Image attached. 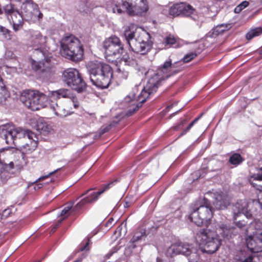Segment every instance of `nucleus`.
Segmentation results:
<instances>
[{"label": "nucleus", "mask_w": 262, "mask_h": 262, "mask_svg": "<svg viewBox=\"0 0 262 262\" xmlns=\"http://www.w3.org/2000/svg\"><path fill=\"white\" fill-rule=\"evenodd\" d=\"M249 4V2L246 1L242 2L235 8L234 12L236 13H239L242 10L247 7Z\"/></svg>", "instance_id": "obj_41"}, {"label": "nucleus", "mask_w": 262, "mask_h": 262, "mask_svg": "<svg viewBox=\"0 0 262 262\" xmlns=\"http://www.w3.org/2000/svg\"><path fill=\"white\" fill-rule=\"evenodd\" d=\"M59 98H70L73 102V105L75 108H77L79 106V102L77 98L73 96L69 90L66 89H60L58 90Z\"/></svg>", "instance_id": "obj_22"}, {"label": "nucleus", "mask_w": 262, "mask_h": 262, "mask_svg": "<svg viewBox=\"0 0 262 262\" xmlns=\"http://www.w3.org/2000/svg\"><path fill=\"white\" fill-rule=\"evenodd\" d=\"M60 52L62 57L78 62L83 58L84 49L80 40L70 34L63 37L61 39Z\"/></svg>", "instance_id": "obj_3"}, {"label": "nucleus", "mask_w": 262, "mask_h": 262, "mask_svg": "<svg viewBox=\"0 0 262 262\" xmlns=\"http://www.w3.org/2000/svg\"><path fill=\"white\" fill-rule=\"evenodd\" d=\"M248 203L245 200H238L233 205V220L236 221L237 217L248 208Z\"/></svg>", "instance_id": "obj_19"}, {"label": "nucleus", "mask_w": 262, "mask_h": 262, "mask_svg": "<svg viewBox=\"0 0 262 262\" xmlns=\"http://www.w3.org/2000/svg\"><path fill=\"white\" fill-rule=\"evenodd\" d=\"M188 121V120L186 118H181L180 122L173 127V130H178L182 129Z\"/></svg>", "instance_id": "obj_40"}, {"label": "nucleus", "mask_w": 262, "mask_h": 262, "mask_svg": "<svg viewBox=\"0 0 262 262\" xmlns=\"http://www.w3.org/2000/svg\"><path fill=\"white\" fill-rule=\"evenodd\" d=\"M51 107L54 112L55 114L60 117H66L70 114V112L66 109V107L63 104H59L56 102L55 103L51 104Z\"/></svg>", "instance_id": "obj_21"}, {"label": "nucleus", "mask_w": 262, "mask_h": 262, "mask_svg": "<svg viewBox=\"0 0 262 262\" xmlns=\"http://www.w3.org/2000/svg\"><path fill=\"white\" fill-rule=\"evenodd\" d=\"M252 242H254V241L253 239H251L250 241H249L247 245V247L248 248H249L250 251L252 252H257L255 247H250V245L251 244V245H252Z\"/></svg>", "instance_id": "obj_48"}, {"label": "nucleus", "mask_w": 262, "mask_h": 262, "mask_svg": "<svg viewBox=\"0 0 262 262\" xmlns=\"http://www.w3.org/2000/svg\"><path fill=\"white\" fill-rule=\"evenodd\" d=\"M62 78L66 84L78 93L84 91L86 84L81 74L75 68H68L62 73Z\"/></svg>", "instance_id": "obj_8"}, {"label": "nucleus", "mask_w": 262, "mask_h": 262, "mask_svg": "<svg viewBox=\"0 0 262 262\" xmlns=\"http://www.w3.org/2000/svg\"><path fill=\"white\" fill-rule=\"evenodd\" d=\"M171 64H172V63H171V61H167L165 62V65H164L165 70H166L167 68H168L169 67H170Z\"/></svg>", "instance_id": "obj_53"}, {"label": "nucleus", "mask_w": 262, "mask_h": 262, "mask_svg": "<svg viewBox=\"0 0 262 262\" xmlns=\"http://www.w3.org/2000/svg\"><path fill=\"white\" fill-rule=\"evenodd\" d=\"M4 151H0V162L1 163H3V160L2 159V156L4 155Z\"/></svg>", "instance_id": "obj_55"}, {"label": "nucleus", "mask_w": 262, "mask_h": 262, "mask_svg": "<svg viewBox=\"0 0 262 262\" xmlns=\"http://www.w3.org/2000/svg\"><path fill=\"white\" fill-rule=\"evenodd\" d=\"M181 10L182 11L181 15L185 16H190L195 12V10L189 4L181 3Z\"/></svg>", "instance_id": "obj_23"}, {"label": "nucleus", "mask_w": 262, "mask_h": 262, "mask_svg": "<svg viewBox=\"0 0 262 262\" xmlns=\"http://www.w3.org/2000/svg\"><path fill=\"white\" fill-rule=\"evenodd\" d=\"M59 99L58 90L49 92L48 94H44L38 90H28L24 91L20 100L29 109L35 111L43 107L45 102L49 99L52 103Z\"/></svg>", "instance_id": "obj_2"}, {"label": "nucleus", "mask_w": 262, "mask_h": 262, "mask_svg": "<svg viewBox=\"0 0 262 262\" xmlns=\"http://www.w3.org/2000/svg\"><path fill=\"white\" fill-rule=\"evenodd\" d=\"M33 138L28 137L25 140L19 142L21 154L23 155L30 154L35 149L37 143Z\"/></svg>", "instance_id": "obj_17"}, {"label": "nucleus", "mask_w": 262, "mask_h": 262, "mask_svg": "<svg viewBox=\"0 0 262 262\" xmlns=\"http://www.w3.org/2000/svg\"><path fill=\"white\" fill-rule=\"evenodd\" d=\"M0 32L4 35V37L8 40L11 39V31L4 27L0 26Z\"/></svg>", "instance_id": "obj_38"}, {"label": "nucleus", "mask_w": 262, "mask_h": 262, "mask_svg": "<svg viewBox=\"0 0 262 262\" xmlns=\"http://www.w3.org/2000/svg\"><path fill=\"white\" fill-rule=\"evenodd\" d=\"M86 68L89 74L113 75L112 67L104 62L94 60L89 61Z\"/></svg>", "instance_id": "obj_14"}, {"label": "nucleus", "mask_w": 262, "mask_h": 262, "mask_svg": "<svg viewBox=\"0 0 262 262\" xmlns=\"http://www.w3.org/2000/svg\"><path fill=\"white\" fill-rule=\"evenodd\" d=\"M197 56V54L195 52H191L185 55L183 58L182 60L185 63H187L191 61Z\"/></svg>", "instance_id": "obj_39"}, {"label": "nucleus", "mask_w": 262, "mask_h": 262, "mask_svg": "<svg viewBox=\"0 0 262 262\" xmlns=\"http://www.w3.org/2000/svg\"><path fill=\"white\" fill-rule=\"evenodd\" d=\"M196 241L201 250L208 254L215 253L221 245V240L217 234L207 228L198 231L196 235Z\"/></svg>", "instance_id": "obj_5"}, {"label": "nucleus", "mask_w": 262, "mask_h": 262, "mask_svg": "<svg viewBox=\"0 0 262 262\" xmlns=\"http://www.w3.org/2000/svg\"><path fill=\"white\" fill-rule=\"evenodd\" d=\"M251 184L256 189L259 191H262V181H261V182L251 181Z\"/></svg>", "instance_id": "obj_44"}, {"label": "nucleus", "mask_w": 262, "mask_h": 262, "mask_svg": "<svg viewBox=\"0 0 262 262\" xmlns=\"http://www.w3.org/2000/svg\"><path fill=\"white\" fill-rule=\"evenodd\" d=\"M163 69L164 65L161 66L156 71L149 69L145 75L149 78L138 96L136 97L137 89L135 88L124 98L122 104L128 108L126 114L127 116H132L137 111L150 95L157 91L163 78Z\"/></svg>", "instance_id": "obj_1"}, {"label": "nucleus", "mask_w": 262, "mask_h": 262, "mask_svg": "<svg viewBox=\"0 0 262 262\" xmlns=\"http://www.w3.org/2000/svg\"><path fill=\"white\" fill-rule=\"evenodd\" d=\"M74 262H79V260H75Z\"/></svg>", "instance_id": "obj_62"}, {"label": "nucleus", "mask_w": 262, "mask_h": 262, "mask_svg": "<svg viewBox=\"0 0 262 262\" xmlns=\"http://www.w3.org/2000/svg\"><path fill=\"white\" fill-rule=\"evenodd\" d=\"M259 259L260 260V262H262V255L259 256Z\"/></svg>", "instance_id": "obj_58"}, {"label": "nucleus", "mask_w": 262, "mask_h": 262, "mask_svg": "<svg viewBox=\"0 0 262 262\" xmlns=\"http://www.w3.org/2000/svg\"><path fill=\"white\" fill-rule=\"evenodd\" d=\"M146 234L144 230H142L140 232H136L132 238L131 239V242L134 245L135 243L141 239L142 237H146Z\"/></svg>", "instance_id": "obj_35"}, {"label": "nucleus", "mask_w": 262, "mask_h": 262, "mask_svg": "<svg viewBox=\"0 0 262 262\" xmlns=\"http://www.w3.org/2000/svg\"><path fill=\"white\" fill-rule=\"evenodd\" d=\"M3 11L0 8V14H3Z\"/></svg>", "instance_id": "obj_60"}, {"label": "nucleus", "mask_w": 262, "mask_h": 262, "mask_svg": "<svg viewBox=\"0 0 262 262\" xmlns=\"http://www.w3.org/2000/svg\"><path fill=\"white\" fill-rule=\"evenodd\" d=\"M122 7L129 16H142L148 10L146 0L122 1Z\"/></svg>", "instance_id": "obj_9"}, {"label": "nucleus", "mask_w": 262, "mask_h": 262, "mask_svg": "<svg viewBox=\"0 0 262 262\" xmlns=\"http://www.w3.org/2000/svg\"><path fill=\"white\" fill-rule=\"evenodd\" d=\"M9 96V92L6 88L3 80L0 76V103L5 101L7 97Z\"/></svg>", "instance_id": "obj_26"}, {"label": "nucleus", "mask_w": 262, "mask_h": 262, "mask_svg": "<svg viewBox=\"0 0 262 262\" xmlns=\"http://www.w3.org/2000/svg\"><path fill=\"white\" fill-rule=\"evenodd\" d=\"M244 215L248 219H252L253 217L252 214L250 210H248V208L245 210L243 213Z\"/></svg>", "instance_id": "obj_47"}, {"label": "nucleus", "mask_w": 262, "mask_h": 262, "mask_svg": "<svg viewBox=\"0 0 262 262\" xmlns=\"http://www.w3.org/2000/svg\"><path fill=\"white\" fill-rule=\"evenodd\" d=\"M124 206L126 207H127L129 206V205H128L127 203H125V205Z\"/></svg>", "instance_id": "obj_59"}, {"label": "nucleus", "mask_w": 262, "mask_h": 262, "mask_svg": "<svg viewBox=\"0 0 262 262\" xmlns=\"http://www.w3.org/2000/svg\"><path fill=\"white\" fill-rule=\"evenodd\" d=\"M37 129L42 131L46 132L47 129V124L45 123L42 122H38L37 123Z\"/></svg>", "instance_id": "obj_43"}, {"label": "nucleus", "mask_w": 262, "mask_h": 262, "mask_svg": "<svg viewBox=\"0 0 262 262\" xmlns=\"http://www.w3.org/2000/svg\"><path fill=\"white\" fill-rule=\"evenodd\" d=\"M180 243L172 244L167 250L166 255L170 257L180 254Z\"/></svg>", "instance_id": "obj_27"}, {"label": "nucleus", "mask_w": 262, "mask_h": 262, "mask_svg": "<svg viewBox=\"0 0 262 262\" xmlns=\"http://www.w3.org/2000/svg\"><path fill=\"white\" fill-rule=\"evenodd\" d=\"M74 202H70L65 205L64 208L62 210L60 215L61 216H68L72 213H75L79 210H75V206L73 207Z\"/></svg>", "instance_id": "obj_25"}, {"label": "nucleus", "mask_w": 262, "mask_h": 262, "mask_svg": "<svg viewBox=\"0 0 262 262\" xmlns=\"http://www.w3.org/2000/svg\"><path fill=\"white\" fill-rule=\"evenodd\" d=\"M113 221V218H111V219H110L108 221V223H111L112 221Z\"/></svg>", "instance_id": "obj_57"}, {"label": "nucleus", "mask_w": 262, "mask_h": 262, "mask_svg": "<svg viewBox=\"0 0 262 262\" xmlns=\"http://www.w3.org/2000/svg\"><path fill=\"white\" fill-rule=\"evenodd\" d=\"M40 261H41V260H37V261H34V262H40Z\"/></svg>", "instance_id": "obj_61"}, {"label": "nucleus", "mask_w": 262, "mask_h": 262, "mask_svg": "<svg viewBox=\"0 0 262 262\" xmlns=\"http://www.w3.org/2000/svg\"><path fill=\"white\" fill-rule=\"evenodd\" d=\"M113 182H111L108 184L104 185L102 188L100 189L97 192H92L89 193L91 190L96 189V187L91 188L86 190L83 193L81 196H84L88 194L87 196L83 198L79 202H78L75 206V210H80L83 206L87 204H92L98 200L99 196L104 193L105 191L108 190L111 187V186L113 184Z\"/></svg>", "instance_id": "obj_12"}, {"label": "nucleus", "mask_w": 262, "mask_h": 262, "mask_svg": "<svg viewBox=\"0 0 262 262\" xmlns=\"http://www.w3.org/2000/svg\"><path fill=\"white\" fill-rule=\"evenodd\" d=\"M89 244H90V240L88 239V241L86 242V243L84 244V245L81 246L80 247L79 251H84L85 250H89V248H87V247H88Z\"/></svg>", "instance_id": "obj_49"}, {"label": "nucleus", "mask_w": 262, "mask_h": 262, "mask_svg": "<svg viewBox=\"0 0 262 262\" xmlns=\"http://www.w3.org/2000/svg\"><path fill=\"white\" fill-rule=\"evenodd\" d=\"M217 230L224 238L227 239L233 238L236 233L235 228L225 224H221L219 226Z\"/></svg>", "instance_id": "obj_18"}, {"label": "nucleus", "mask_w": 262, "mask_h": 262, "mask_svg": "<svg viewBox=\"0 0 262 262\" xmlns=\"http://www.w3.org/2000/svg\"><path fill=\"white\" fill-rule=\"evenodd\" d=\"M234 221L235 223V225L239 228H243L246 225V223L244 221Z\"/></svg>", "instance_id": "obj_46"}, {"label": "nucleus", "mask_w": 262, "mask_h": 262, "mask_svg": "<svg viewBox=\"0 0 262 262\" xmlns=\"http://www.w3.org/2000/svg\"><path fill=\"white\" fill-rule=\"evenodd\" d=\"M180 247H181L180 254L186 256L188 252H189L190 250L191 249L190 245L182 243H180Z\"/></svg>", "instance_id": "obj_36"}, {"label": "nucleus", "mask_w": 262, "mask_h": 262, "mask_svg": "<svg viewBox=\"0 0 262 262\" xmlns=\"http://www.w3.org/2000/svg\"><path fill=\"white\" fill-rule=\"evenodd\" d=\"M63 219H64V218H63L62 220L59 221L57 224H56V225H54V226L53 227V228L51 230V232H50L51 233H53L54 232H55V231L58 228L59 224H60L61 222L62 221V220Z\"/></svg>", "instance_id": "obj_50"}, {"label": "nucleus", "mask_w": 262, "mask_h": 262, "mask_svg": "<svg viewBox=\"0 0 262 262\" xmlns=\"http://www.w3.org/2000/svg\"><path fill=\"white\" fill-rule=\"evenodd\" d=\"M256 234L258 235V238L262 242V223L257 222L256 223Z\"/></svg>", "instance_id": "obj_42"}, {"label": "nucleus", "mask_w": 262, "mask_h": 262, "mask_svg": "<svg viewBox=\"0 0 262 262\" xmlns=\"http://www.w3.org/2000/svg\"><path fill=\"white\" fill-rule=\"evenodd\" d=\"M5 169L7 170H11V169H15V167L13 161L10 162L9 164H5Z\"/></svg>", "instance_id": "obj_45"}, {"label": "nucleus", "mask_w": 262, "mask_h": 262, "mask_svg": "<svg viewBox=\"0 0 262 262\" xmlns=\"http://www.w3.org/2000/svg\"><path fill=\"white\" fill-rule=\"evenodd\" d=\"M20 10L25 19L28 21H35L42 17L38 5L32 0H27L23 3Z\"/></svg>", "instance_id": "obj_11"}, {"label": "nucleus", "mask_w": 262, "mask_h": 262, "mask_svg": "<svg viewBox=\"0 0 262 262\" xmlns=\"http://www.w3.org/2000/svg\"><path fill=\"white\" fill-rule=\"evenodd\" d=\"M91 81L98 88L104 89L108 88L113 75L89 74Z\"/></svg>", "instance_id": "obj_16"}, {"label": "nucleus", "mask_w": 262, "mask_h": 262, "mask_svg": "<svg viewBox=\"0 0 262 262\" xmlns=\"http://www.w3.org/2000/svg\"><path fill=\"white\" fill-rule=\"evenodd\" d=\"M113 11L114 12H117L119 14H121L122 13V9L119 8L117 5H116L114 8H113Z\"/></svg>", "instance_id": "obj_51"}, {"label": "nucleus", "mask_w": 262, "mask_h": 262, "mask_svg": "<svg viewBox=\"0 0 262 262\" xmlns=\"http://www.w3.org/2000/svg\"><path fill=\"white\" fill-rule=\"evenodd\" d=\"M250 183L251 181H255V182H261L262 181V167L260 168L258 173L254 174L251 177Z\"/></svg>", "instance_id": "obj_37"}, {"label": "nucleus", "mask_w": 262, "mask_h": 262, "mask_svg": "<svg viewBox=\"0 0 262 262\" xmlns=\"http://www.w3.org/2000/svg\"><path fill=\"white\" fill-rule=\"evenodd\" d=\"M186 256L188 257L189 262H197L199 259V255L195 248H191Z\"/></svg>", "instance_id": "obj_29"}, {"label": "nucleus", "mask_w": 262, "mask_h": 262, "mask_svg": "<svg viewBox=\"0 0 262 262\" xmlns=\"http://www.w3.org/2000/svg\"><path fill=\"white\" fill-rule=\"evenodd\" d=\"M203 116V114L196 117L185 129H184L180 135V136H183L189 132L191 127L200 119Z\"/></svg>", "instance_id": "obj_34"}, {"label": "nucleus", "mask_w": 262, "mask_h": 262, "mask_svg": "<svg viewBox=\"0 0 262 262\" xmlns=\"http://www.w3.org/2000/svg\"><path fill=\"white\" fill-rule=\"evenodd\" d=\"M261 34L262 28L257 27L248 32L246 35V38L248 40H251L253 37L259 36Z\"/></svg>", "instance_id": "obj_31"}, {"label": "nucleus", "mask_w": 262, "mask_h": 262, "mask_svg": "<svg viewBox=\"0 0 262 262\" xmlns=\"http://www.w3.org/2000/svg\"><path fill=\"white\" fill-rule=\"evenodd\" d=\"M121 60L124 62L125 64L126 65L134 67L137 64V60L135 59L130 57L127 54L123 55Z\"/></svg>", "instance_id": "obj_32"}, {"label": "nucleus", "mask_w": 262, "mask_h": 262, "mask_svg": "<svg viewBox=\"0 0 262 262\" xmlns=\"http://www.w3.org/2000/svg\"><path fill=\"white\" fill-rule=\"evenodd\" d=\"M31 67L34 71L41 73L49 72L51 70L50 63L47 60H46L45 61L38 62L32 60L31 62Z\"/></svg>", "instance_id": "obj_20"}, {"label": "nucleus", "mask_w": 262, "mask_h": 262, "mask_svg": "<svg viewBox=\"0 0 262 262\" xmlns=\"http://www.w3.org/2000/svg\"><path fill=\"white\" fill-rule=\"evenodd\" d=\"M179 44L178 38L175 37L171 34H169L165 38V49L166 46L167 48H178Z\"/></svg>", "instance_id": "obj_24"}, {"label": "nucleus", "mask_w": 262, "mask_h": 262, "mask_svg": "<svg viewBox=\"0 0 262 262\" xmlns=\"http://www.w3.org/2000/svg\"><path fill=\"white\" fill-rule=\"evenodd\" d=\"M2 134L4 136L6 142L9 143L13 142L19 144V141H24L26 138H33L34 134L29 130H25L20 127H14L9 124H5L0 126Z\"/></svg>", "instance_id": "obj_7"}, {"label": "nucleus", "mask_w": 262, "mask_h": 262, "mask_svg": "<svg viewBox=\"0 0 262 262\" xmlns=\"http://www.w3.org/2000/svg\"><path fill=\"white\" fill-rule=\"evenodd\" d=\"M49 177V176L48 175H47V176H42V177H41L40 178H39L36 181V182H39V181H41L43 180H45L47 178H48Z\"/></svg>", "instance_id": "obj_54"}, {"label": "nucleus", "mask_w": 262, "mask_h": 262, "mask_svg": "<svg viewBox=\"0 0 262 262\" xmlns=\"http://www.w3.org/2000/svg\"><path fill=\"white\" fill-rule=\"evenodd\" d=\"M243 161V159L242 156L237 153L232 154L229 159V162L235 166L240 164Z\"/></svg>", "instance_id": "obj_30"}, {"label": "nucleus", "mask_w": 262, "mask_h": 262, "mask_svg": "<svg viewBox=\"0 0 262 262\" xmlns=\"http://www.w3.org/2000/svg\"><path fill=\"white\" fill-rule=\"evenodd\" d=\"M11 2H20L22 0H10Z\"/></svg>", "instance_id": "obj_56"}, {"label": "nucleus", "mask_w": 262, "mask_h": 262, "mask_svg": "<svg viewBox=\"0 0 262 262\" xmlns=\"http://www.w3.org/2000/svg\"><path fill=\"white\" fill-rule=\"evenodd\" d=\"M103 47L107 56L121 54L123 50L119 38L115 36L106 39L103 43Z\"/></svg>", "instance_id": "obj_13"}, {"label": "nucleus", "mask_w": 262, "mask_h": 262, "mask_svg": "<svg viewBox=\"0 0 262 262\" xmlns=\"http://www.w3.org/2000/svg\"><path fill=\"white\" fill-rule=\"evenodd\" d=\"M4 10L7 19L12 24L14 31L16 32L22 29L25 18L21 12H19L11 4L5 6Z\"/></svg>", "instance_id": "obj_10"}, {"label": "nucleus", "mask_w": 262, "mask_h": 262, "mask_svg": "<svg viewBox=\"0 0 262 262\" xmlns=\"http://www.w3.org/2000/svg\"><path fill=\"white\" fill-rule=\"evenodd\" d=\"M15 159L14 163L15 167L14 172H19L23 168V163L24 162V155L20 154V156L14 155Z\"/></svg>", "instance_id": "obj_28"}, {"label": "nucleus", "mask_w": 262, "mask_h": 262, "mask_svg": "<svg viewBox=\"0 0 262 262\" xmlns=\"http://www.w3.org/2000/svg\"><path fill=\"white\" fill-rule=\"evenodd\" d=\"M135 247H136V245H133V248H135Z\"/></svg>", "instance_id": "obj_63"}, {"label": "nucleus", "mask_w": 262, "mask_h": 262, "mask_svg": "<svg viewBox=\"0 0 262 262\" xmlns=\"http://www.w3.org/2000/svg\"><path fill=\"white\" fill-rule=\"evenodd\" d=\"M124 36L133 52L144 55L150 51L151 45L149 41L150 36L148 33L143 30H125Z\"/></svg>", "instance_id": "obj_4"}, {"label": "nucleus", "mask_w": 262, "mask_h": 262, "mask_svg": "<svg viewBox=\"0 0 262 262\" xmlns=\"http://www.w3.org/2000/svg\"><path fill=\"white\" fill-rule=\"evenodd\" d=\"M169 14L173 16L181 15L180 3L173 5L169 9Z\"/></svg>", "instance_id": "obj_33"}, {"label": "nucleus", "mask_w": 262, "mask_h": 262, "mask_svg": "<svg viewBox=\"0 0 262 262\" xmlns=\"http://www.w3.org/2000/svg\"><path fill=\"white\" fill-rule=\"evenodd\" d=\"M253 256L252 255H249L246 259H245L242 262H253Z\"/></svg>", "instance_id": "obj_52"}, {"label": "nucleus", "mask_w": 262, "mask_h": 262, "mask_svg": "<svg viewBox=\"0 0 262 262\" xmlns=\"http://www.w3.org/2000/svg\"><path fill=\"white\" fill-rule=\"evenodd\" d=\"M47 37L43 36L38 31H34L31 35L29 45L35 51L42 52V50L46 49Z\"/></svg>", "instance_id": "obj_15"}, {"label": "nucleus", "mask_w": 262, "mask_h": 262, "mask_svg": "<svg viewBox=\"0 0 262 262\" xmlns=\"http://www.w3.org/2000/svg\"><path fill=\"white\" fill-rule=\"evenodd\" d=\"M212 216V207L207 200H204L203 204H200L199 206L195 204L192 208L188 219L198 226L205 225L208 227Z\"/></svg>", "instance_id": "obj_6"}, {"label": "nucleus", "mask_w": 262, "mask_h": 262, "mask_svg": "<svg viewBox=\"0 0 262 262\" xmlns=\"http://www.w3.org/2000/svg\"><path fill=\"white\" fill-rule=\"evenodd\" d=\"M53 172H50V174L51 175V174H53Z\"/></svg>", "instance_id": "obj_64"}]
</instances>
